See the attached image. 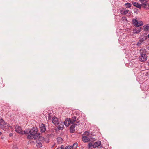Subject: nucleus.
<instances>
[{
	"label": "nucleus",
	"instance_id": "nucleus-27",
	"mask_svg": "<svg viewBox=\"0 0 149 149\" xmlns=\"http://www.w3.org/2000/svg\"><path fill=\"white\" fill-rule=\"evenodd\" d=\"M37 147L40 148L42 147V145L41 143H38L37 144Z\"/></svg>",
	"mask_w": 149,
	"mask_h": 149
},
{
	"label": "nucleus",
	"instance_id": "nucleus-2",
	"mask_svg": "<svg viewBox=\"0 0 149 149\" xmlns=\"http://www.w3.org/2000/svg\"><path fill=\"white\" fill-rule=\"evenodd\" d=\"M146 51L145 49H140V56H139V58L141 62L145 61L147 60V56L146 54Z\"/></svg>",
	"mask_w": 149,
	"mask_h": 149
},
{
	"label": "nucleus",
	"instance_id": "nucleus-33",
	"mask_svg": "<svg viewBox=\"0 0 149 149\" xmlns=\"http://www.w3.org/2000/svg\"><path fill=\"white\" fill-rule=\"evenodd\" d=\"M122 15H124L123 13H124V10H121L120 11Z\"/></svg>",
	"mask_w": 149,
	"mask_h": 149
},
{
	"label": "nucleus",
	"instance_id": "nucleus-16",
	"mask_svg": "<svg viewBox=\"0 0 149 149\" xmlns=\"http://www.w3.org/2000/svg\"><path fill=\"white\" fill-rule=\"evenodd\" d=\"M143 8L146 10L149 9V4L148 3H143Z\"/></svg>",
	"mask_w": 149,
	"mask_h": 149
},
{
	"label": "nucleus",
	"instance_id": "nucleus-13",
	"mask_svg": "<svg viewBox=\"0 0 149 149\" xmlns=\"http://www.w3.org/2000/svg\"><path fill=\"white\" fill-rule=\"evenodd\" d=\"M57 142L59 144H61L63 142V139L60 137H58L57 139Z\"/></svg>",
	"mask_w": 149,
	"mask_h": 149
},
{
	"label": "nucleus",
	"instance_id": "nucleus-28",
	"mask_svg": "<svg viewBox=\"0 0 149 149\" xmlns=\"http://www.w3.org/2000/svg\"><path fill=\"white\" fill-rule=\"evenodd\" d=\"M94 144H93L91 143H90L88 144L89 148H90V147H93Z\"/></svg>",
	"mask_w": 149,
	"mask_h": 149
},
{
	"label": "nucleus",
	"instance_id": "nucleus-17",
	"mask_svg": "<svg viewBox=\"0 0 149 149\" xmlns=\"http://www.w3.org/2000/svg\"><path fill=\"white\" fill-rule=\"evenodd\" d=\"M30 130L29 129L26 130H24V131H23L24 134H28L29 133H30Z\"/></svg>",
	"mask_w": 149,
	"mask_h": 149
},
{
	"label": "nucleus",
	"instance_id": "nucleus-3",
	"mask_svg": "<svg viewBox=\"0 0 149 149\" xmlns=\"http://www.w3.org/2000/svg\"><path fill=\"white\" fill-rule=\"evenodd\" d=\"M15 130L17 133H18L22 135H23L24 133L23 131H22L21 128L19 126H16L15 127Z\"/></svg>",
	"mask_w": 149,
	"mask_h": 149
},
{
	"label": "nucleus",
	"instance_id": "nucleus-26",
	"mask_svg": "<svg viewBox=\"0 0 149 149\" xmlns=\"http://www.w3.org/2000/svg\"><path fill=\"white\" fill-rule=\"evenodd\" d=\"M72 146H71L68 145L66 146L64 149H71L72 148Z\"/></svg>",
	"mask_w": 149,
	"mask_h": 149
},
{
	"label": "nucleus",
	"instance_id": "nucleus-6",
	"mask_svg": "<svg viewBox=\"0 0 149 149\" xmlns=\"http://www.w3.org/2000/svg\"><path fill=\"white\" fill-rule=\"evenodd\" d=\"M46 130V127L44 124H42L40 127V130L42 132H44Z\"/></svg>",
	"mask_w": 149,
	"mask_h": 149
},
{
	"label": "nucleus",
	"instance_id": "nucleus-32",
	"mask_svg": "<svg viewBox=\"0 0 149 149\" xmlns=\"http://www.w3.org/2000/svg\"><path fill=\"white\" fill-rule=\"evenodd\" d=\"M146 39V38H141V40L143 42Z\"/></svg>",
	"mask_w": 149,
	"mask_h": 149
},
{
	"label": "nucleus",
	"instance_id": "nucleus-36",
	"mask_svg": "<svg viewBox=\"0 0 149 149\" xmlns=\"http://www.w3.org/2000/svg\"><path fill=\"white\" fill-rule=\"evenodd\" d=\"M2 134V133L0 132V135H1Z\"/></svg>",
	"mask_w": 149,
	"mask_h": 149
},
{
	"label": "nucleus",
	"instance_id": "nucleus-4",
	"mask_svg": "<svg viewBox=\"0 0 149 149\" xmlns=\"http://www.w3.org/2000/svg\"><path fill=\"white\" fill-rule=\"evenodd\" d=\"M7 124V123L5 122L3 119H1L0 120V127L2 129L4 127H6V125Z\"/></svg>",
	"mask_w": 149,
	"mask_h": 149
},
{
	"label": "nucleus",
	"instance_id": "nucleus-37",
	"mask_svg": "<svg viewBox=\"0 0 149 149\" xmlns=\"http://www.w3.org/2000/svg\"><path fill=\"white\" fill-rule=\"evenodd\" d=\"M56 149H60L59 147H58Z\"/></svg>",
	"mask_w": 149,
	"mask_h": 149
},
{
	"label": "nucleus",
	"instance_id": "nucleus-15",
	"mask_svg": "<svg viewBox=\"0 0 149 149\" xmlns=\"http://www.w3.org/2000/svg\"><path fill=\"white\" fill-rule=\"evenodd\" d=\"M143 29L144 31H148L149 30V24H147L144 26Z\"/></svg>",
	"mask_w": 149,
	"mask_h": 149
},
{
	"label": "nucleus",
	"instance_id": "nucleus-25",
	"mask_svg": "<svg viewBox=\"0 0 149 149\" xmlns=\"http://www.w3.org/2000/svg\"><path fill=\"white\" fill-rule=\"evenodd\" d=\"M139 0L142 3H146L148 1V0Z\"/></svg>",
	"mask_w": 149,
	"mask_h": 149
},
{
	"label": "nucleus",
	"instance_id": "nucleus-20",
	"mask_svg": "<svg viewBox=\"0 0 149 149\" xmlns=\"http://www.w3.org/2000/svg\"><path fill=\"white\" fill-rule=\"evenodd\" d=\"M143 25V23L142 21H140V22H138V24H137L135 26L136 27H139L141 25Z\"/></svg>",
	"mask_w": 149,
	"mask_h": 149
},
{
	"label": "nucleus",
	"instance_id": "nucleus-14",
	"mask_svg": "<svg viewBox=\"0 0 149 149\" xmlns=\"http://www.w3.org/2000/svg\"><path fill=\"white\" fill-rule=\"evenodd\" d=\"M76 120V116H74L72 117V118L71 119H70V122L71 123H73Z\"/></svg>",
	"mask_w": 149,
	"mask_h": 149
},
{
	"label": "nucleus",
	"instance_id": "nucleus-24",
	"mask_svg": "<svg viewBox=\"0 0 149 149\" xmlns=\"http://www.w3.org/2000/svg\"><path fill=\"white\" fill-rule=\"evenodd\" d=\"M129 10H127L126 9H124V13H123V14L124 15L126 14H127L128 13V12H129Z\"/></svg>",
	"mask_w": 149,
	"mask_h": 149
},
{
	"label": "nucleus",
	"instance_id": "nucleus-31",
	"mask_svg": "<svg viewBox=\"0 0 149 149\" xmlns=\"http://www.w3.org/2000/svg\"><path fill=\"white\" fill-rule=\"evenodd\" d=\"M60 149H64V146L63 145H61L60 147Z\"/></svg>",
	"mask_w": 149,
	"mask_h": 149
},
{
	"label": "nucleus",
	"instance_id": "nucleus-18",
	"mask_svg": "<svg viewBox=\"0 0 149 149\" xmlns=\"http://www.w3.org/2000/svg\"><path fill=\"white\" fill-rule=\"evenodd\" d=\"M72 125H71V126L70 127L71 128H73H73L74 129L75 128L76 125H79V123L78 122H77V124H73V123H72Z\"/></svg>",
	"mask_w": 149,
	"mask_h": 149
},
{
	"label": "nucleus",
	"instance_id": "nucleus-34",
	"mask_svg": "<svg viewBox=\"0 0 149 149\" xmlns=\"http://www.w3.org/2000/svg\"><path fill=\"white\" fill-rule=\"evenodd\" d=\"M6 127H7L8 128L10 127V126L8 124L7 125V126H6Z\"/></svg>",
	"mask_w": 149,
	"mask_h": 149
},
{
	"label": "nucleus",
	"instance_id": "nucleus-10",
	"mask_svg": "<svg viewBox=\"0 0 149 149\" xmlns=\"http://www.w3.org/2000/svg\"><path fill=\"white\" fill-rule=\"evenodd\" d=\"M59 125L58 126V128L60 130H62L64 127V126L62 122L59 123Z\"/></svg>",
	"mask_w": 149,
	"mask_h": 149
},
{
	"label": "nucleus",
	"instance_id": "nucleus-7",
	"mask_svg": "<svg viewBox=\"0 0 149 149\" xmlns=\"http://www.w3.org/2000/svg\"><path fill=\"white\" fill-rule=\"evenodd\" d=\"M141 28L139 27V28H135L133 29V32L134 33L138 34L139 33L141 30Z\"/></svg>",
	"mask_w": 149,
	"mask_h": 149
},
{
	"label": "nucleus",
	"instance_id": "nucleus-22",
	"mask_svg": "<svg viewBox=\"0 0 149 149\" xmlns=\"http://www.w3.org/2000/svg\"><path fill=\"white\" fill-rule=\"evenodd\" d=\"M132 22L133 23V24L135 25V26L137 24H138V21H137L136 19H133L132 20Z\"/></svg>",
	"mask_w": 149,
	"mask_h": 149
},
{
	"label": "nucleus",
	"instance_id": "nucleus-38",
	"mask_svg": "<svg viewBox=\"0 0 149 149\" xmlns=\"http://www.w3.org/2000/svg\"><path fill=\"white\" fill-rule=\"evenodd\" d=\"M148 37L149 38V34L148 35Z\"/></svg>",
	"mask_w": 149,
	"mask_h": 149
},
{
	"label": "nucleus",
	"instance_id": "nucleus-1",
	"mask_svg": "<svg viewBox=\"0 0 149 149\" xmlns=\"http://www.w3.org/2000/svg\"><path fill=\"white\" fill-rule=\"evenodd\" d=\"M38 130L37 128H33L30 130V134L28 135L27 138L28 139H36L38 138L40 140L44 139V138L39 135V134L37 133Z\"/></svg>",
	"mask_w": 149,
	"mask_h": 149
},
{
	"label": "nucleus",
	"instance_id": "nucleus-30",
	"mask_svg": "<svg viewBox=\"0 0 149 149\" xmlns=\"http://www.w3.org/2000/svg\"><path fill=\"white\" fill-rule=\"evenodd\" d=\"M84 134L87 136H88L89 134V132L88 131H86L84 133Z\"/></svg>",
	"mask_w": 149,
	"mask_h": 149
},
{
	"label": "nucleus",
	"instance_id": "nucleus-23",
	"mask_svg": "<svg viewBox=\"0 0 149 149\" xmlns=\"http://www.w3.org/2000/svg\"><path fill=\"white\" fill-rule=\"evenodd\" d=\"M75 131V129L72 128H71L70 127V132L72 133H73Z\"/></svg>",
	"mask_w": 149,
	"mask_h": 149
},
{
	"label": "nucleus",
	"instance_id": "nucleus-9",
	"mask_svg": "<svg viewBox=\"0 0 149 149\" xmlns=\"http://www.w3.org/2000/svg\"><path fill=\"white\" fill-rule=\"evenodd\" d=\"M82 139L83 141L85 143L88 142L90 141V139L86 136H83Z\"/></svg>",
	"mask_w": 149,
	"mask_h": 149
},
{
	"label": "nucleus",
	"instance_id": "nucleus-29",
	"mask_svg": "<svg viewBox=\"0 0 149 149\" xmlns=\"http://www.w3.org/2000/svg\"><path fill=\"white\" fill-rule=\"evenodd\" d=\"M142 42V41L140 39L138 42L137 43V45L138 46H139L140 44Z\"/></svg>",
	"mask_w": 149,
	"mask_h": 149
},
{
	"label": "nucleus",
	"instance_id": "nucleus-12",
	"mask_svg": "<svg viewBox=\"0 0 149 149\" xmlns=\"http://www.w3.org/2000/svg\"><path fill=\"white\" fill-rule=\"evenodd\" d=\"M132 4L133 6L139 8V9H141V5L139 4L138 3L135 2H133Z\"/></svg>",
	"mask_w": 149,
	"mask_h": 149
},
{
	"label": "nucleus",
	"instance_id": "nucleus-21",
	"mask_svg": "<svg viewBox=\"0 0 149 149\" xmlns=\"http://www.w3.org/2000/svg\"><path fill=\"white\" fill-rule=\"evenodd\" d=\"M125 5L126 6V8H129L131 6V4L130 3H129L125 4Z\"/></svg>",
	"mask_w": 149,
	"mask_h": 149
},
{
	"label": "nucleus",
	"instance_id": "nucleus-5",
	"mask_svg": "<svg viewBox=\"0 0 149 149\" xmlns=\"http://www.w3.org/2000/svg\"><path fill=\"white\" fill-rule=\"evenodd\" d=\"M52 121L53 124L55 125H58L59 122L58 121V118L54 117H53Z\"/></svg>",
	"mask_w": 149,
	"mask_h": 149
},
{
	"label": "nucleus",
	"instance_id": "nucleus-19",
	"mask_svg": "<svg viewBox=\"0 0 149 149\" xmlns=\"http://www.w3.org/2000/svg\"><path fill=\"white\" fill-rule=\"evenodd\" d=\"M77 147V143H75L72 145V149H76Z\"/></svg>",
	"mask_w": 149,
	"mask_h": 149
},
{
	"label": "nucleus",
	"instance_id": "nucleus-11",
	"mask_svg": "<svg viewBox=\"0 0 149 149\" xmlns=\"http://www.w3.org/2000/svg\"><path fill=\"white\" fill-rule=\"evenodd\" d=\"M101 143V141H99L95 142L94 144L93 148H95L99 146Z\"/></svg>",
	"mask_w": 149,
	"mask_h": 149
},
{
	"label": "nucleus",
	"instance_id": "nucleus-35",
	"mask_svg": "<svg viewBox=\"0 0 149 149\" xmlns=\"http://www.w3.org/2000/svg\"><path fill=\"white\" fill-rule=\"evenodd\" d=\"M12 135H13V134L12 133H10L9 134V136H12Z\"/></svg>",
	"mask_w": 149,
	"mask_h": 149
},
{
	"label": "nucleus",
	"instance_id": "nucleus-8",
	"mask_svg": "<svg viewBox=\"0 0 149 149\" xmlns=\"http://www.w3.org/2000/svg\"><path fill=\"white\" fill-rule=\"evenodd\" d=\"M64 123L65 126L67 127L69 126L70 123H71L70 122V118L65 119L64 122Z\"/></svg>",
	"mask_w": 149,
	"mask_h": 149
}]
</instances>
